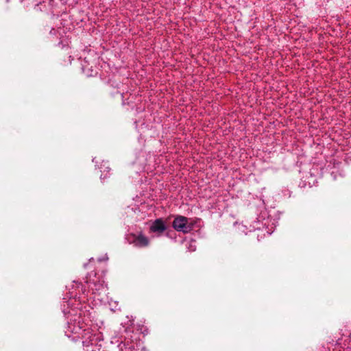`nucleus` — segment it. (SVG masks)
<instances>
[{
    "instance_id": "3",
    "label": "nucleus",
    "mask_w": 351,
    "mask_h": 351,
    "mask_svg": "<svg viewBox=\"0 0 351 351\" xmlns=\"http://www.w3.org/2000/svg\"><path fill=\"white\" fill-rule=\"evenodd\" d=\"M134 243L138 247H145L149 244V240L147 237L143 235H139L135 238Z\"/></svg>"
},
{
    "instance_id": "1",
    "label": "nucleus",
    "mask_w": 351,
    "mask_h": 351,
    "mask_svg": "<svg viewBox=\"0 0 351 351\" xmlns=\"http://www.w3.org/2000/svg\"><path fill=\"white\" fill-rule=\"evenodd\" d=\"M173 226L176 230L184 233L190 232L192 229V226L188 223V219L182 216L178 217L173 220Z\"/></svg>"
},
{
    "instance_id": "2",
    "label": "nucleus",
    "mask_w": 351,
    "mask_h": 351,
    "mask_svg": "<svg viewBox=\"0 0 351 351\" xmlns=\"http://www.w3.org/2000/svg\"><path fill=\"white\" fill-rule=\"evenodd\" d=\"M166 229V227L164 224V222L162 219H156L151 226L150 230L154 232H158L159 234L164 232Z\"/></svg>"
}]
</instances>
